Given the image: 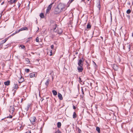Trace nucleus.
I'll list each match as a JSON object with an SVG mask.
<instances>
[{
  "label": "nucleus",
  "mask_w": 133,
  "mask_h": 133,
  "mask_svg": "<svg viewBox=\"0 0 133 133\" xmlns=\"http://www.w3.org/2000/svg\"><path fill=\"white\" fill-rule=\"evenodd\" d=\"M81 91H82V94H84V93L83 92V88L82 87L81 88Z\"/></svg>",
  "instance_id": "nucleus-38"
},
{
  "label": "nucleus",
  "mask_w": 133,
  "mask_h": 133,
  "mask_svg": "<svg viewBox=\"0 0 133 133\" xmlns=\"http://www.w3.org/2000/svg\"><path fill=\"white\" fill-rule=\"evenodd\" d=\"M1 83H0V84H1Z\"/></svg>",
  "instance_id": "nucleus-58"
},
{
  "label": "nucleus",
  "mask_w": 133,
  "mask_h": 133,
  "mask_svg": "<svg viewBox=\"0 0 133 133\" xmlns=\"http://www.w3.org/2000/svg\"><path fill=\"white\" fill-rule=\"evenodd\" d=\"M26 133H31L30 131H28L26 132Z\"/></svg>",
  "instance_id": "nucleus-41"
},
{
  "label": "nucleus",
  "mask_w": 133,
  "mask_h": 133,
  "mask_svg": "<svg viewBox=\"0 0 133 133\" xmlns=\"http://www.w3.org/2000/svg\"><path fill=\"white\" fill-rule=\"evenodd\" d=\"M15 110L14 108L12 107H10V108L9 109V111L11 114H12Z\"/></svg>",
  "instance_id": "nucleus-9"
},
{
  "label": "nucleus",
  "mask_w": 133,
  "mask_h": 133,
  "mask_svg": "<svg viewBox=\"0 0 133 133\" xmlns=\"http://www.w3.org/2000/svg\"><path fill=\"white\" fill-rule=\"evenodd\" d=\"M91 25L89 23H88L87 25V29L90 28H91Z\"/></svg>",
  "instance_id": "nucleus-24"
},
{
  "label": "nucleus",
  "mask_w": 133,
  "mask_h": 133,
  "mask_svg": "<svg viewBox=\"0 0 133 133\" xmlns=\"http://www.w3.org/2000/svg\"><path fill=\"white\" fill-rule=\"evenodd\" d=\"M128 18H130V16H128Z\"/></svg>",
  "instance_id": "nucleus-50"
},
{
  "label": "nucleus",
  "mask_w": 133,
  "mask_h": 133,
  "mask_svg": "<svg viewBox=\"0 0 133 133\" xmlns=\"http://www.w3.org/2000/svg\"><path fill=\"white\" fill-rule=\"evenodd\" d=\"M10 82L9 81H8L4 82V84L5 85L8 86L10 85Z\"/></svg>",
  "instance_id": "nucleus-14"
},
{
  "label": "nucleus",
  "mask_w": 133,
  "mask_h": 133,
  "mask_svg": "<svg viewBox=\"0 0 133 133\" xmlns=\"http://www.w3.org/2000/svg\"><path fill=\"white\" fill-rule=\"evenodd\" d=\"M10 3L12 4L14 3H16L17 1V0H10Z\"/></svg>",
  "instance_id": "nucleus-21"
},
{
  "label": "nucleus",
  "mask_w": 133,
  "mask_h": 133,
  "mask_svg": "<svg viewBox=\"0 0 133 133\" xmlns=\"http://www.w3.org/2000/svg\"><path fill=\"white\" fill-rule=\"evenodd\" d=\"M87 68L88 69H90V67H89V66H87Z\"/></svg>",
  "instance_id": "nucleus-46"
},
{
  "label": "nucleus",
  "mask_w": 133,
  "mask_h": 133,
  "mask_svg": "<svg viewBox=\"0 0 133 133\" xmlns=\"http://www.w3.org/2000/svg\"><path fill=\"white\" fill-rule=\"evenodd\" d=\"M131 10L130 9H129L128 10L126 11V13L127 14H129L131 13Z\"/></svg>",
  "instance_id": "nucleus-26"
},
{
  "label": "nucleus",
  "mask_w": 133,
  "mask_h": 133,
  "mask_svg": "<svg viewBox=\"0 0 133 133\" xmlns=\"http://www.w3.org/2000/svg\"><path fill=\"white\" fill-rule=\"evenodd\" d=\"M36 118L35 117L33 116L31 117L30 119V120L31 123L34 124L36 120Z\"/></svg>",
  "instance_id": "nucleus-5"
},
{
  "label": "nucleus",
  "mask_w": 133,
  "mask_h": 133,
  "mask_svg": "<svg viewBox=\"0 0 133 133\" xmlns=\"http://www.w3.org/2000/svg\"><path fill=\"white\" fill-rule=\"evenodd\" d=\"M129 4H130V3H129Z\"/></svg>",
  "instance_id": "nucleus-56"
},
{
  "label": "nucleus",
  "mask_w": 133,
  "mask_h": 133,
  "mask_svg": "<svg viewBox=\"0 0 133 133\" xmlns=\"http://www.w3.org/2000/svg\"><path fill=\"white\" fill-rule=\"evenodd\" d=\"M73 108L74 109H76V107H75V105H74L73 106Z\"/></svg>",
  "instance_id": "nucleus-42"
},
{
  "label": "nucleus",
  "mask_w": 133,
  "mask_h": 133,
  "mask_svg": "<svg viewBox=\"0 0 133 133\" xmlns=\"http://www.w3.org/2000/svg\"><path fill=\"white\" fill-rule=\"evenodd\" d=\"M79 81H81L82 82V81H81V78H80V77H79Z\"/></svg>",
  "instance_id": "nucleus-47"
},
{
  "label": "nucleus",
  "mask_w": 133,
  "mask_h": 133,
  "mask_svg": "<svg viewBox=\"0 0 133 133\" xmlns=\"http://www.w3.org/2000/svg\"><path fill=\"white\" fill-rule=\"evenodd\" d=\"M20 46L21 47V48L25 50V47L24 45H20Z\"/></svg>",
  "instance_id": "nucleus-23"
},
{
  "label": "nucleus",
  "mask_w": 133,
  "mask_h": 133,
  "mask_svg": "<svg viewBox=\"0 0 133 133\" xmlns=\"http://www.w3.org/2000/svg\"><path fill=\"white\" fill-rule=\"evenodd\" d=\"M85 62L86 63V65L87 66H89V63L88 62V61L87 60H85Z\"/></svg>",
  "instance_id": "nucleus-30"
},
{
  "label": "nucleus",
  "mask_w": 133,
  "mask_h": 133,
  "mask_svg": "<svg viewBox=\"0 0 133 133\" xmlns=\"http://www.w3.org/2000/svg\"><path fill=\"white\" fill-rule=\"evenodd\" d=\"M44 17V14L43 13H42V18Z\"/></svg>",
  "instance_id": "nucleus-40"
},
{
  "label": "nucleus",
  "mask_w": 133,
  "mask_h": 133,
  "mask_svg": "<svg viewBox=\"0 0 133 133\" xmlns=\"http://www.w3.org/2000/svg\"><path fill=\"white\" fill-rule=\"evenodd\" d=\"M61 122H58L57 123V127L58 128H60L61 127Z\"/></svg>",
  "instance_id": "nucleus-19"
},
{
  "label": "nucleus",
  "mask_w": 133,
  "mask_h": 133,
  "mask_svg": "<svg viewBox=\"0 0 133 133\" xmlns=\"http://www.w3.org/2000/svg\"><path fill=\"white\" fill-rule=\"evenodd\" d=\"M28 30V28L26 27H24L23 28H22L20 29L19 30L17 31L16 32V33H19L20 31H21L23 30Z\"/></svg>",
  "instance_id": "nucleus-7"
},
{
  "label": "nucleus",
  "mask_w": 133,
  "mask_h": 133,
  "mask_svg": "<svg viewBox=\"0 0 133 133\" xmlns=\"http://www.w3.org/2000/svg\"><path fill=\"white\" fill-rule=\"evenodd\" d=\"M49 79H47L46 82L45 83V84L46 85V87L48 85L49 83Z\"/></svg>",
  "instance_id": "nucleus-17"
},
{
  "label": "nucleus",
  "mask_w": 133,
  "mask_h": 133,
  "mask_svg": "<svg viewBox=\"0 0 133 133\" xmlns=\"http://www.w3.org/2000/svg\"><path fill=\"white\" fill-rule=\"evenodd\" d=\"M78 131L79 133H80L81 132V130L79 128H78Z\"/></svg>",
  "instance_id": "nucleus-35"
},
{
  "label": "nucleus",
  "mask_w": 133,
  "mask_h": 133,
  "mask_svg": "<svg viewBox=\"0 0 133 133\" xmlns=\"http://www.w3.org/2000/svg\"><path fill=\"white\" fill-rule=\"evenodd\" d=\"M39 38L38 37H37L36 39V41L37 42H39Z\"/></svg>",
  "instance_id": "nucleus-33"
},
{
  "label": "nucleus",
  "mask_w": 133,
  "mask_h": 133,
  "mask_svg": "<svg viewBox=\"0 0 133 133\" xmlns=\"http://www.w3.org/2000/svg\"><path fill=\"white\" fill-rule=\"evenodd\" d=\"M92 61L93 63V65L95 67H96L97 65L96 63L94 61Z\"/></svg>",
  "instance_id": "nucleus-32"
},
{
  "label": "nucleus",
  "mask_w": 133,
  "mask_h": 133,
  "mask_svg": "<svg viewBox=\"0 0 133 133\" xmlns=\"http://www.w3.org/2000/svg\"><path fill=\"white\" fill-rule=\"evenodd\" d=\"M18 85L17 84H15V86L13 89V90L15 92L16 90L18 88Z\"/></svg>",
  "instance_id": "nucleus-13"
},
{
  "label": "nucleus",
  "mask_w": 133,
  "mask_h": 133,
  "mask_svg": "<svg viewBox=\"0 0 133 133\" xmlns=\"http://www.w3.org/2000/svg\"><path fill=\"white\" fill-rule=\"evenodd\" d=\"M36 73L35 72H32L29 75L30 77V78H33L35 76Z\"/></svg>",
  "instance_id": "nucleus-11"
},
{
  "label": "nucleus",
  "mask_w": 133,
  "mask_h": 133,
  "mask_svg": "<svg viewBox=\"0 0 133 133\" xmlns=\"http://www.w3.org/2000/svg\"><path fill=\"white\" fill-rule=\"evenodd\" d=\"M101 38H102V39H103V37H102L101 36Z\"/></svg>",
  "instance_id": "nucleus-49"
},
{
  "label": "nucleus",
  "mask_w": 133,
  "mask_h": 133,
  "mask_svg": "<svg viewBox=\"0 0 133 133\" xmlns=\"http://www.w3.org/2000/svg\"><path fill=\"white\" fill-rule=\"evenodd\" d=\"M54 46L53 45H51V48L52 50H53L54 49Z\"/></svg>",
  "instance_id": "nucleus-34"
},
{
  "label": "nucleus",
  "mask_w": 133,
  "mask_h": 133,
  "mask_svg": "<svg viewBox=\"0 0 133 133\" xmlns=\"http://www.w3.org/2000/svg\"><path fill=\"white\" fill-rule=\"evenodd\" d=\"M125 0V2H126L127 1V0Z\"/></svg>",
  "instance_id": "nucleus-52"
},
{
  "label": "nucleus",
  "mask_w": 133,
  "mask_h": 133,
  "mask_svg": "<svg viewBox=\"0 0 133 133\" xmlns=\"http://www.w3.org/2000/svg\"><path fill=\"white\" fill-rule=\"evenodd\" d=\"M77 70L79 72H80L82 71L83 70V68L82 66H79L77 67Z\"/></svg>",
  "instance_id": "nucleus-8"
},
{
  "label": "nucleus",
  "mask_w": 133,
  "mask_h": 133,
  "mask_svg": "<svg viewBox=\"0 0 133 133\" xmlns=\"http://www.w3.org/2000/svg\"><path fill=\"white\" fill-rule=\"evenodd\" d=\"M52 92L53 95L54 96L56 95H57V91L55 90H52Z\"/></svg>",
  "instance_id": "nucleus-16"
},
{
  "label": "nucleus",
  "mask_w": 133,
  "mask_h": 133,
  "mask_svg": "<svg viewBox=\"0 0 133 133\" xmlns=\"http://www.w3.org/2000/svg\"><path fill=\"white\" fill-rule=\"evenodd\" d=\"M25 61L26 62V63H27V64L29 63L30 62V61L29 60L28 58H26L25 59Z\"/></svg>",
  "instance_id": "nucleus-25"
},
{
  "label": "nucleus",
  "mask_w": 133,
  "mask_h": 133,
  "mask_svg": "<svg viewBox=\"0 0 133 133\" xmlns=\"http://www.w3.org/2000/svg\"><path fill=\"white\" fill-rule=\"evenodd\" d=\"M98 7L99 9L100 8V2L99 1H98Z\"/></svg>",
  "instance_id": "nucleus-29"
},
{
  "label": "nucleus",
  "mask_w": 133,
  "mask_h": 133,
  "mask_svg": "<svg viewBox=\"0 0 133 133\" xmlns=\"http://www.w3.org/2000/svg\"><path fill=\"white\" fill-rule=\"evenodd\" d=\"M39 96L41 97V95L39 91Z\"/></svg>",
  "instance_id": "nucleus-48"
},
{
  "label": "nucleus",
  "mask_w": 133,
  "mask_h": 133,
  "mask_svg": "<svg viewBox=\"0 0 133 133\" xmlns=\"http://www.w3.org/2000/svg\"><path fill=\"white\" fill-rule=\"evenodd\" d=\"M65 5L63 4L60 3L57 6L54 11L55 14H58L61 12L65 8Z\"/></svg>",
  "instance_id": "nucleus-1"
},
{
  "label": "nucleus",
  "mask_w": 133,
  "mask_h": 133,
  "mask_svg": "<svg viewBox=\"0 0 133 133\" xmlns=\"http://www.w3.org/2000/svg\"><path fill=\"white\" fill-rule=\"evenodd\" d=\"M96 130L98 131V133H100V132H101L100 129V128L99 127H96Z\"/></svg>",
  "instance_id": "nucleus-18"
},
{
  "label": "nucleus",
  "mask_w": 133,
  "mask_h": 133,
  "mask_svg": "<svg viewBox=\"0 0 133 133\" xmlns=\"http://www.w3.org/2000/svg\"><path fill=\"white\" fill-rule=\"evenodd\" d=\"M52 50H51L50 52V56H51L52 55Z\"/></svg>",
  "instance_id": "nucleus-36"
},
{
  "label": "nucleus",
  "mask_w": 133,
  "mask_h": 133,
  "mask_svg": "<svg viewBox=\"0 0 133 133\" xmlns=\"http://www.w3.org/2000/svg\"><path fill=\"white\" fill-rule=\"evenodd\" d=\"M12 115H10L9 117H8L7 118H12Z\"/></svg>",
  "instance_id": "nucleus-37"
},
{
  "label": "nucleus",
  "mask_w": 133,
  "mask_h": 133,
  "mask_svg": "<svg viewBox=\"0 0 133 133\" xmlns=\"http://www.w3.org/2000/svg\"><path fill=\"white\" fill-rule=\"evenodd\" d=\"M58 96L60 100H62L63 99V97L62 96L60 93H58Z\"/></svg>",
  "instance_id": "nucleus-12"
},
{
  "label": "nucleus",
  "mask_w": 133,
  "mask_h": 133,
  "mask_svg": "<svg viewBox=\"0 0 133 133\" xmlns=\"http://www.w3.org/2000/svg\"><path fill=\"white\" fill-rule=\"evenodd\" d=\"M125 46L126 49L127 50L128 52L130 51V46L129 44H125Z\"/></svg>",
  "instance_id": "nucleus-6"
},
{
  "label": "nucleus",
  "mask_w": 133,
  "mask_h": 133,
  "mask_svg": "<svg viewBox=\"0 0 133 133\" xmlns=\"http://www.w3.org/2000/svg\"><path fill=\"white\" fill-rule=\"evenodd\" d=\"M83 58L82 57L81 59H78V64L79 66H82L83 65Z\"/></svg>",
  "instance_id": "nucleus-3"
},
{
  "label": "nucleus",
  "mask_w": 133,
  "mask_h": 133,
  "mask_svg": "<svg viewBox=\"0 0 133 133\" xmlns=\"http://www.w3.org/2000/svg\"><path fill=\"white\" fill-rule=\"evenodd\" d=\"M113 69L115 70H117L118 69V67L117 64H115L112 65Z\"/></svg>",
  "instance_id": "nucleus-10"
},
{
  "label": "nucleus",
  "mask_w": 133,
  "mask_h": 133,
  "mask_svg": "<svg viewBox=\"0 0 133 133\" xmlns=\"http://www.w3.org/2000/svg\"><path fill=\"white\" fill-rule=\"evenodd\" d=\"M55 35H52L51 36V37L52 38H53L55 36Z\"/></svg>",
  "instance_id": "nucleus-44"
},
{
  "label": "nucleus",
  "mask_w": 133,
  "mask_h": 133,
  "mask_svg": "<svg viewBox=\"0 0 133 133\" xmlns=\"http://www.w3.org/2000/svg\"><path fill=\"white\" fill-rule=\"evenodd\" d=\"M54 3L53 2L51 3L48 6V7H49V8H51V9L52 6V5L54 4Z\"/></svg>",
  "instance_id": "nucleus-27"
},
{
  "label": "nucleus",
  "mask_w": 133,
  "mask_h": 133,
  "mask_svg": "<svg viewBox=\"0 0 133 133\" xmlns=\"http://www.w3.org/2000/svg\"><path fill=\"white\" fill-rule=\"evenodd\" d=\"M3 120V119H2V120Z\"/></svg>",
  "instance_id": "nucleus-55"
},
{
  "label": "nucleus",
  "mask_w": 133,
  "mask_h": 133,
  "mask_svg": "<svg viewBox=\"0 0 133 133\" xmlns=\"http://www.w3.org/2000/svg\"><path fill=\"white\" fill-rule=\"evenodd\" d=\"M77 117V115L76 113L75 112H74L73 113V118H76Z\"/></svg>",
  "instance_id": "nucleus-20"
},
{
  "label": "nucleus",
  "mask_w": 133,
  "mask_h": 133,
  "mask_svg": "<svg viewBox=\"0 0 133 133\" xmlns=\"http://www.w3.org/2000/svg\"><path fill=\"white\" fill-rule=\"evenodd\" d=\"M75 54H78V52H76Z\"/></svg>",
  "instance_id": "nucleus-51"
},
{
  "label": "nucleus",
  "mask_w": 133,
  "mask_h": 133,
  "mask_svg": "<svg viewBox=\"0 0 133 133\" xmlns=\"http://www.w3.org/2000/svg\"><path fill=\"white\" fill-rule=\"evenodd\" d=\"M43 99H42V101H43Z\"/></svg>",
  "instance_id": "nucleus-54"
},
{
  "label": "nucleus",
  "mask_w": 133,
  "mask_h": 133,
  "mask_svg": "<svg viewBox=\"0 0 133 133\" xmlns=\"http://www.w3.org/2000/svg\"><path fill=\"white\" fill-rule=\"evenodd\" d=\"M8 38H6L4 39L3 40L1 41V43H0V49L2 48H3V44L5 42H6L8 40ZM4 48L5 49V48Z\"/></svg>",
  "instance_id": "nucleus-4"
},
{
  "label": "nucleus",
  "mask_w": 133,
  "mask_h": 133,
  "mask_svg": "<svg viewBox=\"0 0 133 133\" xmlns=\"http://www.w3.org/2000/svg\"><path fill=\"white\" fill-rule=\"evenodd\" d=\"M129 4H130V3H129Z\"/></svg>",
  "instance_id": "nucleus-57"
},
{
  "label": "nucleus",
  "mask_w": 133,
  "mask_h": 133,
  "mask_svg": "<svg viewBox=\"0 0 133 133\" xmlns=\"http://www.w3.org/2000/svg\"><path fill=\"white\" fill-rule=\"evenodd\" d=\"M24 81V79L21 77V78L19 80V82L21 83L23 82Z\"/></svg>",
  "instance_id": "nucleus-15"
},
{
  "label": "nucleus",
  "mask_w": 133,
  "mask_h": 133,
  "mask_svg": "<svg viewBox=\"0 0 133 133\" xmlns=\"http://www.w3.org/2000/svg\"><path fill=\"white\" fill-rule=\"evenodd\" d=\"M54 26L53 31L54 32H56L59 34H61L62 33V29L60 28H58L57 24H55Z\"/></svg>",
  "instance_id": "nucleus-2"
},
{
  "label": "nucleus",
  "mask_w": 133,
  "mask_h": 133,
  "mask_svg": "<svg viewBox=\"0 0 133 133\" xmlns=\"http://www.w3.org/2000/svg\"><path fill=\"white\" fill-rule=\"evenodd\" d=\"M17 31H16L15 33H13L11 35L13 36V35H15V34H16L17 33H16V32H17Z\"/></svg>",
  "instance_id": "nucleus-39"
},
{
  "label": "nucleus",
  "mask_w": 133,
  "mask_h": 133,
  "mask_svg": "<svg viewBox=\"0 0 133 133\" xmlns=\"http://www.w3.org/2000/svg\"><path fill=\"white\" fill-rule=\"evenodd\" d=\"M39 16L41 18H42V13H41L40 14Z\"/></svg>",
  "instance_id": "nucleus-45"
},
{
  "label": "nucleus",
  "mask_w": 133,
  "mask_h": 133,
  "mask_svg": "<svg viewBox=\"0 0 133 133\" xmlns=\"http://www.w3.org/2000/svg\"><path fill=\"white\" fill-rule=\"evenodd\" d=\"M25 71L26 72V73H28L29 71V69H25Z\"/></svg>",
  "instance_id": "nucleus-31"
},
{
  "label": "nucleus",
  "mask_w": 133,
  "mask_h": 133,
  "mask_svg": "<svg viewBox=\"0 0 133 133\" xmlns=\"http://www.w3.org/2000/svg\"><path fill=\"white\" fill-rule=\"evenodd\" d=\"M51 9V8H49V7H48H48H47V8L46 9V13H48V12H49L50 10Z\"/></svg>",
  "instance_id": "nucleus-22"
},
{
  "label": "nucleus",
  "mask_w": 133,
  "mask_h": 133,
  "mask_svg": "<svg viewBox=\"0 0 133 133\" xmlns=\"http://www.w3.org/2000/svg\"><path fill=\"white\" fill-rule=\"evenodd\" d=\"M74 0H70L68 2L67 4H69L68 6H69L70 4L74 1Z\"/></svg>",
  "instance_id": "nucleus-28"
},
{
  "label": "nucleus",
  "mask_w": 133,
  "mask_h": 133,
  "mask_svg": "<svg viewBox=\"0 0 133 133\" xmlns=\"http://www.w3.org/2000/svg\"><path fill=\"white\" fill-rule=\"evenodd\" d=\"M88 1H89L90 0H87Z\"/></svg>",
  "instance_id": "nucleus-53"
},
{
  "label": "nucleus",
  "mask_w": 133,
  "mask_h": 133,
  "mask_svg": "<svg viewBox=\"0 0 133 133\" xmlns=\"http://www.w3.org/2000/svg\"><path fill=\"white\" fill-rule=\"evenodd\" d=\"M123 49H124V50L126 49L125 46V45L123 46Z\"/></svg>",
  "instance_id": "nucleus-43"
}]
</instances>
